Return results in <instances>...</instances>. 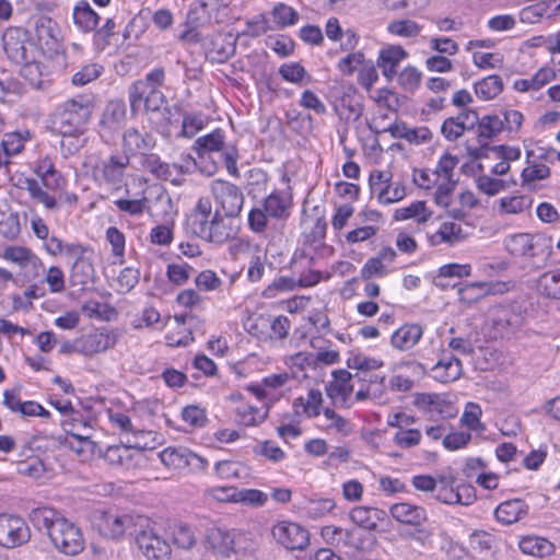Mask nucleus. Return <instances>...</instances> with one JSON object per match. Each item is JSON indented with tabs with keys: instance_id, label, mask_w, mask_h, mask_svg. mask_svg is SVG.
<instances>
[{
	"instance_id": "nucleus-43",
	"label": "nucleus",
	"mask_w": 560,
	"mask_h": 560,
	"mask_svg": "<svg viewBox=\"0 0 560 560\" xmlns=\"http://www.w3.org/2000/svg\"><path fill=\"white\" fill-rule=\"evenodd\" d=\"M16 187L28 191L30 196L36 201L43 203L47 209H54L57 206L56 198L45 191L39 182L32 177H20L15 184Z\"/></svg>"
},
{
	"instance_id": "nucleus-49",
	"label": "nucleus",
	"mask_w": 560,
	"mask_h": 560,
	"mask_svg": "<svg viewBox=\"0 0 560 560\" xmlns=\"http://www.w3.org/2000/svg\"><path fill=\"white\" fill-rule=\"evenodd\" d=\"M32 139L30 130H19L8 132L4 135L0 147L9 154V156L16 155L24 150L25 143Z\"/></svg>"
},
{
	"instance_id": "nucleus-56",
	"label": "nucleus",
	"mask_w": 560,
	"mask_h": 560,
	"mask_svg": "<svg viewBox=\"0 0 560 560\" xmlns=\"http://www.w3.org/2000/svg\"><path fill=\"white\" fill-rule=\"evenodd\" d=\"M34 255L35 253L26 246L10 245L3 249L1 257L22 269Z\"/></svg>"
},
{
	"instance_id": "nucleus-41",
	"label": "nucleus",
	"mask_w": 560,
	"mask_h": 560,
	"mask_svg": "<svg viewBox=\"0 0 560 560\" xmlns=\"http://www.w3.org/2000/svg\"><path fill=\"white\" fill-rule=\"evenodd\" d=\"M269 14L273 30H284L294 26L300 20L299 12L283 2L276 3Z\"/></svg>"
},
{
	"instance_id": "nucleus-12",
	"label": "nucleus",
	"mask_w": 560,
	"mask_h": 560,
	"mask_svg": "<svg viewBox=\"0 0 560 560\" xmlns=\"http://www.w3.org/2000/svg\"><path fill=\"white\" fill-rule=\"evenodd\" d=\"M50 540L59 551L69 556L80 553L84 547L81 529L65 517L52 526Z\"/></svg>"
},
{
	"instance_id": "nucleus-44",
	"label": "nucleus",
	"mask_w": 560,
	"mask_h": 560,
	"mask_svg": "<svg viewBox=\"0 0 560 560\" xmlns=\"http://www.w3.org/2000/svg\"><path fill=\"white\" fill-rule=\"evenodd\" d=\"M537 290L546 298L560 300V268L544 272L537 281Z\"/></svg>"
},
{
	"instance_id": "nucleus-26",
	"label": "nucleus",
	"mask_w": 560,
	"mask_h": 560,
	"mask_svg": "<svg viewBox=\"0 0 560 560\" xmlns=\"http://www.w3.org/2000/svg\"><path fill=\"white\" fill-rule=\"evenodd\" d=\"M423 328L419 324H404L390 336V345L399 351H409L419 343Z\"/></svg>"
},
{
	"instance_id": "nucleus-46",
	"label": "nucleus",
	"mask_w": 560,
	"mask_h": 560,
	"mask_svg": "<svg viewBox=\"0 0 560 560\" xmlns=\"http://www.w3.org/2000/svg\"><path fill=\"white\" fill-rule=\"evenodd\" d=\"M383 511L370 506H355L350 511V520L366 529H374L382 518Z\"/></svg>"
},
{
	"instance_id": "nucleus-25",
	"label": "nucleus",
	"mask_w": 560,
	"mask_h": 560,
	"mask_svg": "<svg viewBox=\"0 0 560 560\" xmlns=\"http://www.w3.org/2000/svg\"><path fill=\"white\" fill-rule=\"evenodd\" d=\"M271 219L285 220L290 215L292 196L288 190H273L261 205Z\"/></svg>"
},
{
	"instance_id": "nucleus-48",
	"label": "nucleus",
	"mask_w": 560,
	"mask_h": 560,
	"mask_svg": "<svg viewBox=\"0 0 560 560\" xmlns=\"http://www.w3.org/2000/svg\"><path fill=\"white\" fill-rule=\"evenodd\" d=\"M37 55H33L30 60L18 62L21 66L20 75L33 89H40L43 86V67L36 60Z\"/></svg>"
},
{
	"instance_id": "nucleus-33",
	"label": "nucleus",
	"mask_w": 560,
	"mask_h": 560,
	"mask_svg": "<svg viewBox=\"0 0 560 560\" xmlns=\"http://www.w3.org/2000/svg\"><path fill=\"white\" fill-rule=\"evenodd\" d=\"M72 20L81 33L94 32L100 22V15L88 1H79L72 10Z\"/></svg>"
},
{
	"instance_id": "nucleus-52",
	"label": "nucleus",
	"mask_w": 560,
	"mask_h": 560,
	"mask_svg": "<svg viewBox=\"0 0 560 560\" xmlns=\"http://www.w3.org/2000/svg\"><path fill=\"white\" fill-rule=\"evenodd\" d=\"M108 418L110 423L118 428L121 432L131 433L133 441H143L147 435H150V431L136 430L129 416L121 411H109Z\"/></svg>"
},
{
	"instance_id": "nucleus-2",
	"label": "nucleus",
	"mask_w": 560,
	"mask_h": 560,
	"mask_svg": "<svg viewBox=\"0 0 560 560\" xmlns=\"http://www.w3.org/2000/svg\"><path fill=\"white\" fill-rule=\"evenodd\" d=\"M232 218L222 214L219 209L213 211L209 198H199L187 218V226L196 236L209 243L222 245L237 233Z\"/></svg>"
},
{
	"instance_id": "nucleus-63",
	"label": "nucleus",
	"mask_w": 560,
	"mask_h": 560,
	"mask_svg": "<svg viewBox=\"0 0 560 560\" xmlns=\"http://www.w3.org/2000/svg\"><path fill=\"white\" fill-rule=\"evenodd\" d=\"M504 129L502 118L497 115L485 116L478 125V133L480 138L491 139Z\"/></svg>"
},
{
	"instance_id": "nucleus-27",
	"label": "nucleus",
	"mask_w": 560,
	"mask_h": 560,
	"mask_svg": "<svg viewBox=\"0 0 560 560\" xmlns=\"http://www.w3.org/2000/svg\"><path fill=\"white\" fill-rule=\"evenodd\" d=\"M407 58L406 50L399 45H392L383 48L377 58V66L382 69L383 75L393 80L397 74V67Z\"/></svg>"
},
{
	"instance_id": "nucleus-11",
	"label": "nucleus",
	"mask_w": 560,
	"mask_h": 560,
	"mask_svg": "<svg viewBox=\"0 0 560 560\" xmlns=\"http://www.w3.org/2000/svg\"><path fill=\"white\" fill-rule=\"evenodd\" d=\"M211 195L217 203V209L222 210L226 217H236L244 203L242 190L231 182L214 179L210 184Z\"/></svg>"
},
{
	"instance_id": "nucleus-54",
	"label": "nucleus",
	"mask_w": 560,
	"mask_h": 560,
	"mask_svg": "<svg viewBox=\"0 0 560 560\" xmlns=\"http://www.w3.org/2000/svg\"><path fill=\"white\" fill-rule=\"evenodd\" d=\"M335 506L336 503L330 498H311L305 502L303 510L308 518L316 520L330 513Z\"/></svg>"
},
{
	"instance_id": "nucleus-31",
	"label": "nucleus",
	"mask_w": 560,
	"mask_h": 560,
	"mask_svg": "<svg viewBox=\"0 0 560 560\" xmlns=\"http://www.w3.org/2000/svg\"><path fill=\"white\" fill-rule=\"evenodd\" d=\"M558 8L555 0H538L524 7L518 13V19L522 23L535 24L556 14Z\"/></svg>"
},
{
	"instance_id": "nucleus-14",
	"label": "nucleus",
	"mask_w": 560,
	"mask_h": 560,
	"mask_svg": "<svg viewBox=\"0 0 560 560\" xmlns=\"http://www.w3.org/2000/svg\"><path fill=\"white\" fill-rule=\"evenodd\" d=\"M128 165L129 156L126 153L112 154L94 167L93 175L97 182L119 189Z\"/></svg>"
},
{
	"instance_id": "nucleus-59",
	"label": "nucleus",
	"mask_w": 560,
	"mask_h": 560,
	"mask_svg": "<svg viewBox=\"0 0 560 560\" xmlns=\"http://www.w3.org/2000/svg\"><path fill=\"white\" fill-rule=\"evenodd\" d=\"M182 420L191 429L203 428L208 422L207 411L198 405H188L180 412Z\"/></svg>"
},
{
	"instance_id": "nucleus-64",
	"label": "nucleus",
	"mask_w": 560,
	"mask_h": 560,
	"mask_svg": "<svg viewBox=\"0 0 560 560\" xmlns=\"http://www.w3.org/2000/svg\"><path fill=\"white\" fill-rule=\"evenodd\" d=\"M122 140L126 152L137 153L150 148V143L144 136L135 128L126 130Z\"/></svg>"
},
{
	"instance_id": "nucleus-9",
	"label": "nucleus",
	"mask_w": 560,
	"mask_h": 560,
	"mask_svg": "<svg viewBox=\"0 0 560 560\" xmlns=\"http://www.w3.org/2000/svg\"><path fill=\"white\" fill-rule=\"evenodd\" d=\"M162 464L173 470L188 469L191 472L206 470L208 460L185 446H168L159 453Z\"/></svg>"
},
{
	"instance_id": "nucleus-22",
	"label": "nucleus",
	"mask_w": 560,
	"mask_h": 560,
	"mask_svg": "<svg viewBox=\"0 0 560 560\" xmlns=\"http://www.w3.org/2000/svg\"><path fill=\"white\" fill-rule=\"evenodd\" d=\"M353 389L352 375L346 370L335 371L332 381L326 386L327 395L332 402L347 408L353 405Z\"/></svg>"
},
{
	"instance_id": "nucleus-5",
	"label": "nucleus",
	"mask_w": 560,
	"mask_h": 560,
	"mask_svg": "<svg viewBox=\"0 0 560 560\" xmlns=\"http://www.w3.org/2000/svg\"><path fill=\"white\" fill-rule=\"evenodd\" d=\"M458 159L448 152L443 153L433 170L439 180V191H434V201L439 207L447 208L452 203L453 194L458 179L455 176V168Z\"/></svg>"
},
{
	"instance_id": "nucleus-29",
	"label": "nucleus",
	"mask_w": 560,
	"mask_h": 560,
	"mask_svg": "<svg viewBox=\"0 0 560 560\" xmlns=\"http://www.w3.org/2000/svg\"><path fill=\"white\" fill-rule=\"evenodd\" d=\"M323 395L319 389L312 388L306 396H301L293 401V411L296 416L312 419L320 415Z\"/></svg>"
},
{
	"instance_id": "nucleus-7",
	"label": "nucleus",
	"mask_w": 560,
	"mask_h": 560,
	"mask_svg": "<svg viewBox=\"0 0 560 560\" xmlns=\"http://www.w3.org/2000/svg\"><path fill=\"white\" fill-rule=\"evenodd\" d=\"M271 535L287 550H304L310 545L308 529L298 522L278 521L271 527Z\"/></svg>"
},
{
	"instance_id": "nucleus-37",
	"label": "nucleus",
	"mask_w": 560,
	"mask_h": 560,
	"mask_svg": "<svg viewBox=\"0 0 560 560\" xmlns=\"http://www.w3.org/2000/svg\"><path fill=\"white\" fill-rule=\"evenodd\" d=\"M393 137L398 139H405L411 144H424L431 141L432 132L428 127H409L405 122H398L390 127Z\"/></svg>"
},
{
	"instance_id": "nucleus-39",
	"label": "nucleus",
	"mask_w": 560,
	"mask_h": 560,
	"mask_svg": "<svg viewBox=\"0 0 560 560\" xmlns=\"http://www.w3.org/2000/svg\"><path fill=\"white\" fill-rule=\"evenodd\" d=\"M126 119V105L122 101H110L102 115L101 126L104 130H118Z\"/></svg>"
},
{
	"instance_id": "nucleus-62",
	"label": "nucleus",
	"mask_w": 560,
	"mask_h": 560,
	"mask_svg": "<svg viewBox=\"0 0 560 560\" xmlns=\"http://www.w3.org/2000/svg\"><path fill=\"white\" fill-rule=\"evenodd\" d=\"M422 73L413 66H407L398 74L397 80L400 88L409 93L416 92L421 83Z\"/></svg>"
},
{
	"instance_id": "nucleus-1",
	"label": "nucleus",
	"mask_w": 560,
	"mask_h": 560,
	"mask_svg": "<svg viewBox=\"0 0 560 560\" xmlns=\"http://www.w3.org/2000/svg\"><path fill=\"white\" fill-rule=\"evenodd\" d=\"M165 82L163 68L151 69L143 79L135 81L128 89V101L132 114L142 109L151 115L158 128L166 129L171 124V109L161 88Z\"/></svg>"
},
{
	"instance_id": "nucleus-51",
	"label": "nucleus",
	"mask_w": 560,
	"mask_h": 560,
	"mask_svg": "<svg viewBox=\"0 0 560 560\" xmlns=\"http://www.w3.org/2000/svg\"><path fill=\"white\" fill-rule=\"evenodd\" d=\"M94 256H90L81 262L72 264L70 268V279L74 285H85L90 283L95 275Z\"/></svg>"
},
{
	"instance_id": "nucleus-4",
	"label": "nucleus",
	"mask_w": 560,
	"mask_h": 560,
	"mask_svg": "<svg viewBox=\"0 0 560 560\" xmlns=\"http://www.w3.org/2000/svg\"><path fill=\"white\" fill-rule=\"evenodd\" d=\"M195 150L199 156L213 152L221 153L222 161L228 172L231 175L237 174V149L235 145L225 144V135L222 129L218 128L208 135L199 137L195 141Z\"/></svg>"
},
{
	"instance_id": "nucleus-15",
	"label": "nucleus",
	"mask_w": 560,
	"mask_h": 560,
	"mask_svg": "<svg viewBox=\"0 0 560 560\" xmlns=\"http://www.w3.org/2000/svg\"><path fill=\"white\" fill-rule=\"evenodd\" d=\"M119 338L115 329L95 330L75 339L72 343L73 352L92 357L113 348Z\"/></svg>"
},
{
	"instance_id": "nucleus-20",
	"label": "nucleus",
	"mask_w": 560,
	"mask_h": 560,
	"mask_svg": "<svg viewBox=\"0 0 560 560\" xmlns=\"http://www.w3.org/2000/svg\"><path fill=\"white\" fill-rule=\"evenodd\" d=\"M136 542L148 559H162L171 551L170 544L150 524L139 530Z\"/></svg>"
},
{
	"instance_id": "nucleus-18",
	"label": "nucleus",
	"mask_w": 560,
	"mask_h": 560,
	"mask_svg": "<svg viewBox=\"0 0 560 560\" xmlns=\"http://www.w3.org/2000/svg\"><path fill=\"white\" fill-rule=\"evenodd\" d=\"M30 537V528L23 518L0 514V546L14 548L27 542Z\"/></svg>"
},
{
	"instance_id": "nucleus-35",
	"label": "nucleus",
	"mask_w": 560,
	"mask_h": 560,
	"mask_svg": "<svg viewBox=\"0 0 560 560\" xmlns=\"http://www.w3.org/2000/svg\"><path fill=\"white\" fill-rule=\"evenodd\" d=\"M478 120V116L474 110H467L460 113L457 117L447 118L441 128L443 136L447 140H456L459 138L465 130L468 128L467 124L474 126V124Z\"/></svg>"
},
{
	"instance_id": "nucleus-32",
	"label": "nucleus",
	"mask_w": 560,
	"mask_h": 560,
	"mask_svg": "<svg viewBox=\"0 0 560 560\" xmlns=\"http://www.w3.org/2000/svg\"><path fill=\"white\" fill-rule=\"evenodd\" d=\"M463 366L459 359L453 354H444L432 368V376L441 383H451L460 377Z\"/></svg>"
},
{
	"instance_id": "nucleus-55",
	"label": "nucleus",
	"mask_w": 560,
	"mask_h": 560,
	"mask_svg": "<svg viewBox=\"0 0 560 560\" xmlns=\"http://www.w3.org/2000/svg\"><path fill=\"white\" fill-rule=\"evenodd\" d=\"M267 417V411L256 406L244 404L236 408L237 421L245 427H255Z\"/></svg>"
},
{
	"instance_id": "nucleus-28",
	"label": "nucleus",
	"mask_w": 560,
	"mask_h": 560,
	"mask_svg": "<svg viewBox=\"0 0 560 560\" xmlns=\"http://www.w3.org/2000/svg\"><path fill=\"white\" fill-rule=\"evenodd\" d=\"M389 513L397 522L412 526H419L427 520V512L422 506L408 502L393 504Z\"/></svg>"
},
{
	"instance_id": "nucleus-58",
	"label": "nucleus",
	"mask_w": 560,
	"mask_h": 560,
	"mask_svg": "<svg viewBox=\"0 0 560 560\" xmlns=\"http://www.w3.org/2000/svg\"><path fill=\"white\" fill-rule=\"evenodd\" d=\"M481 415V407L476 402L469 401L465 406V410L460 418V423L469 431L482 432L485 430V425L480 421Z\"/></svg>"
},
{
	"instance_id": "nucleus-30",
	"label": "nucleus",
	"mask_w": 560,
	"mask_h": 560,
	"mask_svg": "<svg viewBox=\"0 0 560 560\" xmlns=\"http://www.w3.org/2000/svg\"><path fill=\"white\" fill-rule=\"evenodd\" d=\"M528 510L529 506L524 500L513 499L500 503L494 511V515L498 522L510 525L526 516Z\"/></svg>"
},
{
	"instance_id": "nucleus-21",
	"label": "nucleus",
	"mask_w": 560,
	"mask_h": 560,
	"mask_svg": "<svg viewBox=\"0 0 560 560\" xmlns=\"http://www.w3.org/2000/svg\"><path fill=\"white\" fill-rule=\"evenodd\" d=\"M61 427L67 434L66 439H80L85 448L91 446V438L94 433L93 420L80 410L70 412L61 420Z\"/></svg>"
},
{
	"instance_id": "nucleus-24",
	"label": "nucleus",
	"mask_w": 560,
	"mask_h": 560,
	"mask_svg": "<svg viewBox=\"0 0 560 560\" xmlns=\"http://www.w3.org/2000/svg\"><path fill=\"white\" fill-rule=\"evenodd\" d=\"M242 535H235L233 532L223 528H211L207 534V541L210 547L220 555L229 556L231 552H238V542Z\"/></svg>"
},
{
	"instance_id": "nucleus-3",
	"label": "nucleus",
	"mask_w": 560,
	"mask_h": 560,
	"mask_svg": "<svg viewBox=\"0 0 560 560\" xmlns=\"http://www.w3.org/2000/svg\"><path fill=\"white\" fill-rule=\"evenodd\" d=\"M93 112L89 96L78 95L60 104L54 114L52 126L60 136H83Z\"/></svg>"
},
{
	"instance_id": "nucleus-53",
	"label": "nucleus",
	"mask_w": 560,
	"mask_h": 560,
	"mask_svg": "<svg viewBox=\"0 0 560 560\" xmlns=\"http://www.w3.org/2000/svg\"><path fill=\"white\" fill-rule=\"evenodd\" d=\"M325 423V429L327 431H332L335 433L341 434L342 436H348L353 431V427L349 420L341 417L334 409L326 408L323 411Z\"/></svg>"
},
{
	"instance_id": "nucleus-16",
	"label": "nucleus",
	"mask_w": 560,
	"mask_h": 560,
	"mask_svg": "<svg viewBox=\"0 0 560 560\" xmlns=\"http://www.w3.org/2000/svg\"><path fill=\"white\" fill-rule=\"evenodd\" d=\"M435 498L444 504L470 505L476 500V490L470 485H454L452 477H442L436 485Z\"/></svg>"
},
{
	"instance_id": "nucleus-13",
	"label": "nucleus",
	"mask_w": 560,
	"mask_h": 560,
	"mask_svg": "<svg viewBox=\"0 0 560 560\" xmlns=\"http://www.w3.org/2000/svg\"><path fill=\"white\" fill-rule=\"evenodd\" d=\"M415 407L429 420H447L457 416L458 409L439 394L422 393L415 397Z\"/></svg>"
},
{
	"instance_id": "nucleus-40",
	"label": "nucleus",
	"mask_w": 560,
	"mask_h": 560,
	"mask_svg": "<svg viewBox=\"0 0 560 560\" xmlns=\"http://www.w3.org/2000/svg\"><path fill=\"white\" fill-rule=\"evenodd\" d=\"M18 472L28 477L39 483H44L52 476L51 470L47 468L39 457H31L18 464Z\"/></svg>"
},
{
	"instance_id": "nucleus-50",
	"label": "nucleus",
	"mask_w": 560,
	"mask_h": 560,
	"mask_svg": "<svg viewBox=\"0 0 560 560\" xmlns=\"http://www.w3.org/2000/svg\"><path fill=\"white\" fill-rule=\"evenodd\" d=\"M503 90V82L499 75H488L475 84V93L482 101L497 97Z\"/></svg>"
},
{
	"instance_id": "nucleus-8",
	"label": "nucleus",
	"mask_w": 560,
	"mask_h": 560,
	"mask_svg": "<svg viewBox=\"0 0 560 560\" xmlns=\"http://www.w3.org/2000/svg\"><path fill=\"white\" fill-rule=\"evenodd\" d=\"M2 45L8 58L15 63L30 60L33 55L38 54L28 32L23 27L7 28L2 35Z\"/></svg>"
},
{
	"instance_id": "nucleus-60",
	"label": "nucleus",
	"mask_w": 560,
	"mask_h": 560,
	"mask_svg": "<svg viewBox=\"0 0 560 560\" xmlns=\"http://www.w3.org/2000/svg\"><path fill=\"white\" fill-rule=\"evenodd\" d=\"M253 453L262 456L272 463H280L285 458L284 451L273 441H261L253 446Z\"/></svg>"
},
{
	"instance_id": "nucleus-42",
	"label": "nucleus",
	"mask_w": 560,
	"mask_h": 560,
	"mask_svg": "<svg viewBox=\"0 0 560 560\" xmlns=\"http://www.w3.org/2000/svg\"><path fill=\"white\" fill-rule=\"evenodd\" d=\"M432 211L427 207L425 201L417 200L409 206L395 210L394 219L396 221H405L413 219L418 224H423L430 220Z\"/></svg>"
},
{
	"instance_id": "nucleus-61",
	"label": "nucleus",
	"mask_w": 560,
	"mask_h": 560,
	"mask_svg": "<svg viewBox=\"0 0 560 560\" xmlns=\"http://www.w3.org/2000/svg\"><path fill=\"white\" fill-rule=\"evenodd\" d=\"M320 536L326 544L339 547L341 545L346 546L349 544V539L352 536V532L343 529L341 527L327 525L322 528Z\"/></svg>"
},
{
	"instance_id": "nucleus-17",
	"label": "nucleus",
	"mask_w": 560,
	"mask_h": 560,
	"mask_svg": "<svg viewBox=\"0 0 560 560\" xmlns=\"http://www.w3.org/2000/svg\"><path fill=\"white\" fill-rule=\"evenodd\" d=\"M291 376L289 373L271 374L261 380L260 383H252L247 386L258 400L264 404L272 405L283 396V387L289 383Z\"/></svg>"
},
{
	"instance_id": "nucleus-6",
	"label": "nucleus",
	"mask_w": 560,
	"mask_h": 560,
	"mask_svg": "<svg viewBox=\"0 0 560 560\" xmlns=\"http://www.w3.org/2000/svg\"><path fill=\"white\" fill-rule=\"evenodd\" d=\"M504 246L513 256L534 258L549 254L551 238L544 234L517 233L506 236Z\"/></svg>"
},
{
	"instance_id": "nucleus-36",
	"label": "nucleus",
	"mask_w": 560,
	"mask_h": 560,
	"mask_svg": "<svg viewBox=\"0 0 560 560\" xmlns=\"http://www.w3.org/2000/svg\"><path fill=\"white\" fill-rule=\"evenodd\" d=\"M520 550L528 556L545 558L553 555L555 545L545 537L528 535L518 541Z\"/></svg>"
},
{
	"instance_id": "nucleus-57",
	"label": "nucleus",
	"mask_w": 560,
	"mask_h": 560,
	"mask_svg": "<svg viewBox=\"0 0 560 560\" xmlns=\"http://www.w3.org/2000/svg\"><path fill=\"white\" fill-rule=\"evenodd\" d=\"M387 31L389 34L402 38H412L420 34L422 31V26L417 22L409 19H401L392 21L387 25Z\"/></svg>"
},
{
	"instance_id": "nucleus-38",
	"label": "nucleus",
	"mask_w": 560,
	"mask_h": 560,
	"mask_svg": "<svg viewBox=\"0 0 560 560\" xmlns=\"http://www.w3.org/2000/svg\"><path fill=\"white\" fill-rule=\"evenodd\" d=\"M243 328L259 341H268L270 335L269 316L260 313H250L243 319Z\"/></svg>"
},
{
	"instance_id": "nucleus-23",
	"label": "nucleus",
	"mask_w": 560,
	"mask_h": 560,
	"mask_svg": "<svg viewBox=\"0 0 560 560\" xmlns=\"http://www.w3.org/2000/svg\"><path fill=\"white\" fill-rule=\"evenodd\" d=\"M144 166L156 178L168 180L176 186H179L183 182L184 167L177 164L164 163L158 155H149L145 159Z\"/></svg>"
},
{
	"instance_id": "nucleus-45",
	"label": "nucleus",
	"mask_w": 560,
	"mask_h": 560,
	"mask_svg": "<svg viewBox=\"0 0 560 560\" xmlns=\"http://www.w3.org/2000/svg\"><path fill=\"white\" fill-rule=\"evenodd\" d=\"M62 518L56 510L47 506L34 509L30 514L33 525L39 530H46L49 537L51 536L52 526Z\"/></svg>"
},
{
	"instance_id": "nucleus-19",
	"label": "nucleus",
	"mask_w": 560,
	"mask_h": 560,
	"mask_svg": "<svg viewBox=\"0 0 560 560\" xmlns=\"http://www.w3.org/2000/svg\"><path fill=\"white\" fill-rule=\"evenodd\" d=\"M425 238L431 247L445 245L455 247L468 238V233L454 220H442L435 231H427Z\"/></svg>"
},
{
	"instance_id": "nucleus-34",
	"label": "nucleus",
	"mask_w": 560,
	"mask_h": 560,
	"mask_svg": "<svg viewBox=\"0 0 560 560\" xmlns=\"http://www.w3.org/2000/svg\"><path fill=\"white\" fill-rule=\"evenodd\" d=\"M130 524L131 517L128 515L104 513L100 518L97 527L103 536L115 539L121 537Z\"/></svg>"
},
{
	"instance_id": "nucleus-47",
	"label": "nucleus",
	"mask_w": 560,
	"mask_h": 560,
	"mask_svg": "<svg viewBox=\"0 0 560 560\" xmlns=\"http://www.w3.org/2000/svg\"><path fill=\"white\" fill-rule=\"evenodd\" d=\"M533 199L528 195H510L499 199L501 214L523 213L532 207Z\"/></svg>"
},
{
	"instance_id": "nucleus-10",
	"label": "nucleus",
	"mask_w": 560,
	"mask_h": 560,
	"mask_svg": "<svg viewBox=\"0 0 560 560\" xmlns=\"http://www.w3.org/2000/svg\"><path fill=\"white\" fill-rule=\"evenodd\" d=\"M128 444L110 445L104 453V459L113 466L122 469H132L138 467L143 458L142 451L149 447L145 441L127 440Z\"/></svg>"
}]
</instances>
